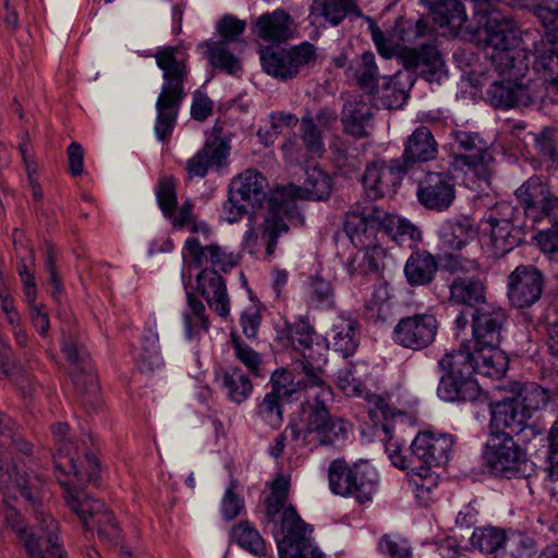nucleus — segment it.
Returning a JSON list of instances; mask_svg holds the SVG:
<instances>
[{
  "label": "nucleus",
  "mask_w": 558,
  "mask_h": 558,
  "mask_svg": "<svg viewBox=\"0 0 558 558\" xmlns=\"http://www.w3.org/2000/svg\"><path fill=\"white\" fill-rule=\"evenodd\" d=\"M515 196L526 215L534 220L548 219L551 227L536 235L539 248L558 262V196L554 195L539 177H531L517 191Z\"/></svg>",
  "instance_id": "6"
},
{
  "label": "nucleus",
  "mask_w": 558,
  "mask_h": 558,
  "mask_svg": "<svg viewBox=\"0 0 558 558\" xmlns=\"http://www.w3.org/2000/svg\"><path fill=\"white\" fill-rule=\"evenodd\" d=\"M4 520L23 542L28 558H56V555L49 551L50 545L46 542L47 533L45 530L40 529L39 522H37L38 524L35 530H29L25 525L21 514L14 508L5 510Z\"/></svg>",
  "instance_id": "27"
},
{
  "label": "nucleus",
  "mask_w": 558,
  "mask_h": 558,
  "mask_svg": "<svg viewBox=\"0 0 558 558\" xmlns=\"http://www.w3.org/2000/svg\"><path fill=\"white\" fill-rule=\"evenodd\" d=\"M231 341L238 360L241 361L252 374L258 376V369L262 363L259 354L234 335H231Z\"/></svg>",
  "instance_id": "61"
},
{
  "label": "nucleus",
  "mask_w": 558,
  "mask_h": 558,
  "mask_svg": "<svg viewBox=\"0 0 558 558\" xmlns=\"http://www.w3.org/2000/svg\"><path fill=\"white\" fill-rule=\"evenodd\" d=\"M326 341L329 348L343 356L352 355L359 347V323L343 315L335 316L326 332Z\"/></svg>",
  "instance_id": "32"
},
{
  "label": "nucleus",
  "mask_w": 558,
  "mask_h": 558,
  "mask_svg": "<svg viewBox=\"0 0 558 558\" xmlns=\"http://www.w3.org/2000/svg\"><path fill=\"white\" fill-rule=\"evenodd\" d=\"M52 435L57 446V456L69 457L73 477L78 482H96L99 475L98 461L92 453H86L84 460L75 458L77 446L69 436V426L63 423L54 424L52 426Z\"/></svg>",
  "instance_id": "21"
},
{
  "label": "nucleus",
  "mask_w": 558,
  "mask_h": 558,
  "mask_svg": "<svg viewBox=\"0 0 558 558\" xmlns=\"http://www.w3.org/2000/svg\"><path fill=\"white\" fill-rule=\"evenodd\" d=\"M293 207V201H283L281 193L268 198L269 214L265 219L262 232L267 256L270 257L275 253L278 236L288 232L289 227L284 222L283 216H287Z\"/></svg>",
  "instance_id": "29"
},
{
  "label": "nucleus",
  "mask_w": 558,
  "mask_h": 558,
  "mask_svg": "<svg viewBox=\"0 0 558 558\" xmlns=\"http://www.w3.org/2000/svg\"><path fill=\"white\" fill-rule=\"evenodd\" d=\"M407 167L400 160H393L391 165L373 162L367 165L363 175V186L369 198L377 199L391 196L400 185Z\"/></svg>",
  "instance_id": "22"
},
{
  "label": "nucleus",
  "mask_w": 558,
  "mask_h": 558,
  "mask_svg": "<svg viewBox=\"0 0 558 558\" xmlns=\"http://www.w3.org/2000/svg\"><path fill=\"white\" fill-rule=\"evenodd\" d=\"M397 57L407 70L416 72L432 82L444 66L438 49L434 45H422L421 48H401Z\"/></svg>",
  "instance_id": "26"
},
{
  "label": "nucleus",
  "mask_w": 558,
  "mask_h": 558,
  "mask_svg": "<svg viewBox=\"0 0 558 558\" xmlns=\"http://www.w3.org/2000/svg\"><path fill=\"white\" fill-rule=\"evenodd\" d=\"M61 351L71 364L72 381L76 392L81 396L82 403L84 407L95 410L99 403L100 391L89 353L72 336L63 337Z\"/></svg>",
  "instance_id": "12"
},
{
  "label": "nucleus",
  "mask_w": 558,
  "mask_h": 558,
  "mask_svg": "<svg viewBox=\"0 0 558 558\" xmlns=\"http://www.w3.org/2000/svg\"><path fill=\"white\" fill-rule=\"evenodd\" d=\"M281 513L282 538L278 539L280 558H325L311 537L312 527L306 524L295 509L287 507V500L269 496L266 499V515L269 521L276 522Z\"/></svg>",
  "instance_id": "7"
},
{
  "label": "nucleus",
  "mask_w": 558,
  "mask_h": 558,
  "mask_svg": "<svg viewBox=\"0 0 558 558\" xmlns=\"http://www.w3.org/2000/svg\"><path fill=\"white\" fill-rule=\"evenodd\" d=\"M331 189V178L314 167L305 170L303 183L294 187V195L308 201H324L330 196Z\"/></svg>",
  "instance_id": "40"
},
{
  "label": "nucleus",
  "mask_w": 558,
  "mask_h": 558,
  "mask_svg": "<svg viewBox=\"0 0 558 558\" xmlns=\"http://www.w3.org/2000/svg\"><path fill=\"white\" fill-rule=\"evenodd\" d=\"M199 48L205 49L204 53L214 68L221 69L231 75L241 71V62L230 50L228 41H204Z\"/></svg>",
  "instance_id": "43"
},
{
  "label": "nucleus",
  "mask_w": 558,
  "mask_h": 558,
  "mask_svg": "<svg viewBox=\"0 0 558 558\" xmlns=\"http://www.w3.org/2000/svg\"><path fill=\"white\" fill-rule=\"evenodd\" d=\"M348 74L352 76L361 89L373 94L380 77L378 66L373 52H364L348 68Z\"/></svg>",
  "instance_id": "42"
},
{
  "label": "nucleus",
  "mask_w": 558,
  "mask_h": 558,
  "mask_svg": "<svg viewBox=\"0 0 558 558\" xmlns=\"http://www.w3.org/2000/svg\"><path fill=\"white\" fill-rule=\"evenodd\" d=\"M348 14L362 15L353 0H313L310 19L312 24L325 21L337 26Z\"/></svg>",
  "instance_id": "36"
},
{
  "label": "nucleus",
  "mask_w": 558,
  "mask_h": 558,
  "mask_svg": "<svg viewBox=\"0 0 558 558\" xmlns=\"http://www.w3.org/2000/svg\"><path fill=\"white\" fill-rule=\"evenodd\" d=\"M374 107L362 97L344 104L341 112L343 131L356 138L366 137L373 125Z\"/></svg>",
  "instance_id": "33"
},
{
  "label": "nucleus",
  "mask_w": 558,
  "mask_h": 558,
  "mask_svg": "<svg viewBox=\"0 0 558 558\" xmlns=\"http://www.w3.org/2000/svg\"><path fill=\"white\" fill-rule=\"evenodd\" d=\"M454 144L461 151L456 163L465 167L480 182L490 185L496 173L495 158L487 148V143L477 134L465 131L453 132Z\"/></svg>",
  "instance_id": "16"
},
{
  "label": "nucleus",
  "mask_w": 558,
  "mask_h": 558,
  "mask_svg": "<svg viewBox=\"0 0 558 558\" xmlns=\"http://www.w3.org/2000/svg\"><path fill=\"white\" fill-rule=\"evenodd\" d=\"M549 451L546 472L551 481H558V424H553L549 430Z\"/></svg>",
  "instance_id": "64"
},
{
  "label": "nucleus",
  "mask_w": 558,
  "mask_h": 558,
  "mask_svg": "<svg viewBox=\"0 0 558 558\" xmlns=\"http://www.w3.org/2000/svg\"><path fill=\"white\" fill-rule=\"evenodd\" d=\"M157 199L163 215L167 217L173 216L177 207V196L174 184L170 179L160 181L157 191Z\"/></svg>",
  "instance_id": "63"
},
{
  "label": "nucleus",
  "mask_w": 558,
  "mask_h": 558,
  "mask_svg": "<svg viewBox=\"0 0 558 558\" xmlns=\"http://www.w3.org/2000/svg\"><path fill=\"white\" fill-rule=\"evenodd\" d=\"M12 473V480L19 488L22 497L34 508L35 519L40 523V529L47 533V544L50 545L51 554L56 555V558H65L63 549L58 543V523L57 521L44 510L39 509L41 500L45 497V480L35 472H23L16 471V466L13 465L10 469Z\"/></svg>",
  "instance_id": "14"
},
{
  "label": "nucleus",
  "mask_w": 558,
  "mask_h": 558,
  "mask_svg": "<svg viewBox=\"0 0 558 558\" xmlns=\"http://www.w3.org/2000/svg\"><path fill=\"white\" fill-rule=\"evenodd\" d=\"M162 357L159 352L158 337L149 335L145 337L142 352L138 357V368L142 373H154L162 366Z\"/></svg>",
  "instance_id": "58"
},
{
  "label": "nucleus",
  "mask_w": 558,
  "mask_h": 558,
  "mask_svg": "<svg viewBox=\"0 0 558 558\" xmlns=\"http://www.w3.org/2000/svg\"><path fill=\"white\" fill-rule=\"evenodd\" d=\"M484 460L489 472L495 476L529 480L530 492L534 494L530 480L534 472V463L526 458L525 452L513 438L489 434L484 451Z\"/></svg>",
  "instance_id": "10"
},
{
  "label": "nucleus",
  "mask_w": 558,
  "mask_h": 558,
  "mask_svg": "<svg viewBox=\"0 0 558 558\" xmlns=\"http://www.w3.org/2000/svg\"><path fill=\"white\" fill-rule=\"evenodd\" d=\"M255 32L267 41H284L292 36V19L283 10L260 15L255 23Z\"/></svg>",
  "instance_id": "37"
},
{
  "label": "nucleus",
  "mask_w": 558,
  "mask_h": 558,
  "mask_svg": "<svg viewBox=\"0 0 558 558\" xmlns=\"http://www.w3.org/2000/svg\"><path fill=\"white\" fill-rule=\"evenodd\" d=\"M437 330L438 322L434 315L413 314L398 322L392 331V339L404 349L420 351L434 342Z\"/></svg>",
  "instance_id": "18"
},
{
  "label": "nucleus",
  "mask_w": 558,
  "mask_h": 558,
  "mask_svg": "<svg viewBox=\"0 0 558 558\" xmlns=\"http://www.w3.org/2000/svg\"><path fill=\"white\" fill-rule=\"evenodd\" d=\"M187 304L192 315L184 313V327L186 337L191 339L198 329L207 330L209 323L205 315V305L191 292L187 293Z\"/></svg>",
  "instance_id": "56"
},
{
  "label": "nucleus",
  "mask_w": 558,
  "mask_h": 558,
  "mask_svg": "<svg viewBox=\"0 0 558 558\" xmlns=\"http://www.w3.org/2000/svg\"><path fill=\"white\" fill-rule=\"evenodd\" d=\"M490 23H495L493 25L498 29L476 37L492 50L487 54L500 77L489 85L486 90L487 99L492 106L500 109L527 106L532 102V97L522 80L529 71V62L525 54L510 49L514 39L512 21L502 20L495 14Z\"/></svg>",
  "instance_id": "1"
},
{
  "label": "nucleus",
  "mask_w": 558,
  "mask_h": 558,
  "mask_svg": "<svg viewBox=\"0 0 558 558\" xmlns=\"http://www.w3.org/2000/svg\"><path fill=\"white\" fill-rule=\"evenodd\" d=\"M518 210L509 203H498L482 220L485 245L495 257L512 251L522 241L521 228L515 226Z\"/></svg>",
  "instance_id": "11"
},
{
  "label": "nucleus",
  "mask_w": 558,
  "mask_h": 558,
  "mask_svg": "<svg viewBox=\"0 0 558 558\" xmlns=\"http://www.w3.org/2000/svg\"><path fill=\"white\" fill-rule=\"evenodd\" d=\"M512 398L520 405L523 412H525V416L529 418L533 412L542 409L549 400H551V391L535 383H527L521 387L519 392Z\"/></svg>",
  "instance_id": "50"
},
{
  "label": "nucleus",
  "mask_w": 558,
  "mask_h": 558,
  "mask_svg": "<svg viewBox=\"0 0 558 558\" xmlns=\"http://www.w3.org/2000/svg\"><path fill=\"white\" fill-rule=\"evenodd\" d=\"M433 16L434 21L438 23L440 27H448L454 35L465 25V29L470 34V39L484 43L483 40L476 39L474 33L468 29L465 8L459 0H435L433 3ZM471 23L475 29L477 23L473 20L469 25Z\"/></svg>",
  "instance_id": "35"
},
{
  "label": "nucleus",
  "mask_w": 558,
  "mask_h": 558,
  "mask_svg": "<svg viewBox=\"0 0 558 558\" xmlns=\"http://www.w3.org/2000/svg\"><path fill=\"white\" fill-rule=\"evenodd\" d=\"M260 61L266 73L286 81L295 77L303 69L314 66L317 52L314 45L305 41L288 50L267 48L262 51Z\"/></svg>",
  "instance_id": "17"
},
{
  "label": "nucleus",
  "mask_w": 558,
  "mask_h": 558,
  "mask_svg": "<svg viewBox=\"0 0 558 558\" xmlns=\"http://www.w3.org/2000/svg\"><path fill=\"white\" fill-rule=\"evenodd\" d=\"M229 154L230 145L225 138L217 136L208 138L204 146L187 160L186 170L190 178H204L208 171L227 165Z\"/></svg>",
  "instance_id": "25"
},
{
  "label": "nucleus",
  "mask_w": 558,
  "mask_h": 558,
  "mask_svg": "<svg viewBox=\"0 0 558 558\" xmlns=\"http://www.w3.org/2000/svg\"><path fill=\"white\" fill-rule=\"evenodd\" d=\"M399 76L390 78L384 83L378 95L379 104L386 109H399L408 99V93L400 87Z\"/></svg>",
  "instance_id": "60"
},
{
  "label": "nucleus",
  "mask_w": 558,
  "mask_h": 558,
  "mask_svg": "<svg viewBox=\"0 0 558 558\" xmlns=\"http://www.w3.org/2000/svg\"><path fill=\"white\" fill-rule=\"evenodd\" d=\"M312 300L320 306L331 307L335 304V293L331 283L319 276L310 280Z\"/></svg>",
  "instance_id": "62"
},
{
  "label": "nucleus",
  "mask_w": 558,
  "mask_h": 558,
  "mask_svg": "<svg viewBox=\"0 0 558 558\" xmlns=\"http://www.w3.org/2000/svg\"><path fill=\"white\" fill-rule=\"evenodd\" d=\"M453 440L446 434L422 432L410 446L411 472L422 480L432 474V469L447 463Z\"/></svg>",
  "instance_id": "15"
},
{
  "label": "nucleus",
  "mask_w": 558,
  "mask_h": 558,
  "mask_svg": "<svg viewBox=\"0 0 558 558\" xmlns=\"http://www.w3.org/2000/svg\"><path fill=\"white\" fill-rule=\"evenodd\" d=\"M506 538L504 531L489 526L476 529L472 534L471 543L482 553L498 555Z\"/></svg>",
  "instance_id": "55"
},
{
  "label": "nucleus",
  "mask_w": 558,
  "mask_h": 558,
  "mask_svg": "<svg viewBox=\"0 0 558 558\" xmlns=\"http://www.w3.org/2000/svg\"><path fill=\"white\" fill-rule=\"evenodd\" d=\"M458 351L460 353H469L470 362L474 368V373L492 377L499 378L504 376L508 360L502 351L498 347H477L476 350L471 348V344H460Z\"/></svg>",
  "instance_id": "31"
},
{
  "label": "nucleus",
  "mask_w": 558,
  "mask_h": 558,
  "mask_svg": "<svg viewBox=\"0 0 558 558\" xmlns=\"http://www.w3.org/2000/svg\"><path fill=\"white\" fill-rule=\"evenodd\" d=\"M300 131L303 145L310 153L322 154L324 151L322 129L314 123V118L310 112L301 119Z\"/></svg>",
  "instance_id": "59"
},
{
  "label": "nucleus",
  "mask_w": 558,
  "mask_h": 558,
  "mask_svg": "<svg viewBox=\"0 0 558 558\" xmlns=\"http://www.w3.org/2000/svg\"><path fill=\"white\" fill-rule=\"evenodd\" d=\"M365 315L373 323H386L392 317V305L387 283L374 286L372 295L365 302Z\"/></svg>",
  "instance_id": "47"
},
{
  "label": "nucleus",
  "mask_w": 558,
  "mask_h": 558,
  "mask_svg": "<svg viewBox=\"0 0 558 558\" xmlns=\"http://www.w3.org/2000/svg\"><path fill=\"white\" fill-rule=\"evenodd\" d=\"M231 539L253 555L262 556L266 551L265 542L259 532L248 522L241 521L230 532Z\"/></svg>",
  "instance_id": "52"
},
{
  "label": "nucleus",
  "mask_w": 558,
  "mask_h": 558,
  "mask_svg": "<svg viewBox=\"0 0 558 558\" xmlns=\"http://www.w3.org/2000/svg\"><path fill=\"white\" fill-rule=\"evenodd\" d=\"M456 196L453 178L448 172H429L420 182L417 198L429 210H447Z\"/></svg>",
  "instance_id": "23"
},
{
  "label": "nucleus",
  "mask_w": 558,
  "mask_h": 558,
  "mask_svg": "<svg viewBox=\"0 0 558 558\" xmlns=\"http://www.w3.org/2000/svg\"><path fill=\"white\" fill-rule=\"evenodd\" d=\"M544 27H546L544 25ZM545 36L550 44L534 60V70L538 72L545 81L556 88L558 80V40H550L545 28Z\"/></svg>",
  "instance_id": "53"
},
{
  "label": "nucleus",
  "mask_w": 558,
  "mask_h": 558,
  "mask_svg": "<svg viewBox=\"0 0 558 558\" xmlns=\"http://www.w3.org/2000/svg\"><path fill=\"white\" fill-rule=\"evenodd\" d=\"M474 3V15L473 21L477 23V27L474 29L472 23L468 25V29L474 33V37L484 36L490 33V31H497L494 27V23L490 20L498 14L502 20H509L500 11L496 10L495 5L500 0H472Z\"/></svg>",
  "instance_id": "51"
},
{
  "label": "nucleus",
  "mask_w": 558,
  "mask_h": 558,
  "mask_svg": "<svg viewBox=\"0 0 558 558\" xmlns=\"http://www.w3.org/2000/svg\"><path fill=\"white\" fill-rule=\"evenodd\" d=\"M534 143L547 168L558 170V131L554 128H544L534 134Z\"/></svg>",
  "instance_id": "54"
},
{
  "label": "nucleus",
  "mask_w": 558,
  "mask_h": 558,
  "mask_svg": "<svg viewBox=\"0 0 558 558\" xmlns=\"http://www.w3.org/2000/svg\"><path fill=\"white\" fill-rule=\"evenodd\" d=\"M367 407L371 420L377 427H380L386 435L391 433L395 418L403 415L401 411L396 410L378 395L367 397Z\"/></svg>",
  "instance_id": "48"
},
{
  "label": "nucleus",
  "mask_w": 558,
  "mask_h": 558,
  "mask_svg": "<svg viewBox=\"0 0 558 558\" xmlns=\"http://www.w3.org/2000/svg\"><path fill=\"white\" fill-rule=\"evenodd\" d=\"M475 235L474 222L465 216L446 220L439 228L442 244L451 250H461Z\"/></svg>",
  "instance_id": "39"
},
{
  "label": "nucleus",
  "mask_w": 558,
  "mask_h": 558,
  "mask_svg": "<svg viewBox=\"0 0 558 558\" xmlns=\"http://www.w3.org/2000/svg\"><path fill=\"white\" fill-rule=\"evenodd\" d=\"M438 154V144L429 130L425 125L416 128L404 142L402 154V166L409 167L416 162H426L436 158Z\"/></svg>",
  "instance_id": "30"
},
{
  "label": "nucleus",
  "mask_w": 558,
  "mask_h": 558,
  "mask_svg": "<svg viewBox=\"0 0 558 558\" xmlns=\"http://www.w3.org/2000/svg\"><path fill=\"white\" fill-rule=\"evenodd\" d=\"M336 384L349 397H360L364 391V383L359 374L357 365L347 363L336 375Z\"/></svg>",
  "instance_id": "57"
},
{
  "label": "nucleus",
  "mask_w": 558,
  "mask_h": 558,
  "mask_svg": "<svg viewBox=\"0 0 558 558\" xmlns=\"http://www.w3.org/2000/svg\"><path fill=\"white\" fill-rule=\"evenodd\" d=\"M437 269L434 256L423 251L411 254L405 263L404 274L411 286H425L434 279Z\"/></svg>",
  "instance_id": "41"
},
{
  "label": "nucleus",
  "mask_w": 558,
  "mask_h": 558,
  "mask_svg": "<svg viewBox=\"0 0 558 558\" xmlns=\"http://www.w3.org/2000/svg\"><path fill=\"white\" fill-rule=\"evenodd\" d=\"M489 423L490 435H504L513 438L523 430L527 417L515 400L505 398L497 402L492 409Z\"/></svg>",
  "instance_id": "28"
},
{
  "label": "nucleus",
  "mask_w": 558,
  "mask_h": 558,
  "mask_svg": "<svg viewBox=\"0 0 558 558\" xmlns=\"http://www.w3.org/2000/svg\"><path fill=\"white\" fill-rule=\"evenodd\" d=\"M344 230L355 246L371 245L379 231L399 241L421 239L420 230L409 220L390 215L371 202L356 204L348 211Z\"/></svg>",
  "instance_id": "5"
},
{
  "label": "nucleus",
  "mask_w": 558,
  "mask_h": 558,
  "mask_svg": "<svg viewBox=\"0 0 558 558\" xmlns=\"http://www.w3.org/2000/svg\"><path fill=\"white\" fill-rule=\"evenodd\" d=\"M314 329L304 318H299L293 323L286 322L279 336L286 338L295 350H305L302 359H296L292 363V369L295 374L302 375L299 379V386H322L325 384V365L327 359L322 352L324 349L313 344Z\"/></svg>",
  "instance_id": "9"
},
{
  "label": "nucleus",
  "mask_w": 558,
  "mask_h": 558,
  "mask_svg": "<svg viewBox=\"0 0 558 558\" xmlns=\"http://www.w3.org/2000/svg\"><path fill=\"white\" fill-rule=\"evenodd\" d=\"M363 477V473H354V463L349 464L344 459H335L328 466L329 488L335 495L349 497L352 478Z\"/></svg>",
  "instance_id": "46"
},
{
  "label": "nucleus",
  "mask_w": 558,
  "mask_h": 558,
  "mask_svg": "<svg viewBox=\"0 0 558 558\" xmlns=\"http://www.w3.org/2000/svg\"><path fill=\"white\" fill-rule=\"evenodd\" d=\"M222 387L228 398L235 403L245 401L253 390L250 377L238 367H230L223 373Z\"/></svg>",
  "instance_id": "49"
},
{
  "label": "nucleus",
  "mask_w": 558,
  "mask_h": 558,
  "mask_svg": "<svg viewBox=\"0 0 558 558\" xmlns=\"http://www.w3.org/2000/svg\"><path fill=\"white\" fill-rule=\"evenodd\" d=\"M310 387L303 384L299 386V380L295 384L292 383L290 388L279 380L274 381L271 391L265 395L258 405V415L271 427L280 426L283 421L280 401L282 399H290L294 392Z\"/></svg>",
  "instance_id": "34"
},
{
  "label": "nucleus",
  "mask_w": 558,
  "mask_h": 558,
  "mask_svg": "<svg viewBox=\"0 0 558 558\" xmlns=\"http://www.w3.org/2000/svg\"><path fill=\"white\" fill-rule=\"evenodd\" d=\"M473 338L463 341L461 344L477 347H499L502 339L504 326L507 322V314L504 310L485 304L475 310L473 316Z\"/></svg>",
  "instance_id": "20"
},
{
  "label": "nucleus",
  "mask_w": 558,
  "mask_h": 558,
  "mask_svg": "<svg viewBox=\"0 0 558 558\" xmlns=\"http://www.w3.org/2000/svg\"><path fill=\"white\" fill-rule=\"evenodd\" d=\"M364 250L362 255H355L348 265V271L351 277L377 275L383 268L384 250L375 244L360 246Z\"/></svg>",
  "instance_id": "44"
},
{
  "label": "nucleus",
  "mask_w": 558,
  "mask_h": 558,
  "mask_svg": "<svg viewBox=\"0 0 558 558\" xmlns=\"http://www.w3.org/2000/svg\"><path fill=\"white\" fill-rule=\"evenodd\" d=\"M155 60L162 72V86L156 101L155 133L165 141L173 130L179 108L185 96L184 82L190 74V56L184 47L166 46L156 50Z\"/></svg>",
  "instance_id": "2"
},
{
  "label": "nucleus",
  "mask_w": 558,
  "mask_h": 558,
  "mask_svg": "<svg viewBox=\"0 0 558 558\" xmlns=\"http://www.w3.org/2000/svg\"><path fill=\"white\" fill-rule=\"evenodd\" d=\"M184 248L197 266L211 265V268H205L197 275L196 288L209 308L220 317L227 318L230 314V298L225 279L218 271L227 272L234 267L236 265L235 255L217 244L202 246L197 238H189Z\"/></svg>",
  "instance_id": "3"
},
{
  "label": "nucleus",
  "mask_w": 558,
  "mask_h": 558,
  "mask_svg": "<svg viewBox=\"0 0 558 558\" xmlns=\"http://www.w3.org/2000/svg\"><path fill=\"white\" fill-rule=\"evenodd\" d=\"M354 473H363V477L352 478L349 497L360 504L369 501L377 492L378 474L374 466L367 462L354 463Z\"/></svg>",
  "instance_id": "45"
},
{
  "label": "nucleus",
  "mask_w": 558,
  "mask_h": 558,
  "mask_svg": "<svg viewBox=\"0 0 558 558\" xmlns=\"http://www.w3.org/2000/svg\"><path fill=\"white\" fill-rule=\"evenodd\" d=\"M449 301L456 305L476 306L486 301V288L474 277H456L449 284Z\"/></svg>",
  "instance_id": "38"
},
{
  "label": "nucleus",
  "mask_w": 558,
  "mask_h": 558,
  "mask_svg": "<svg viewBox=\"0 0 558 558\" xmlns=\"http://www.w3.org/2000/svg\"><path fill=\"white\" fill-rule=\"evenodd\" d=\"M64 487V499L69 508L78 517L85 530L90 529V521L94 523L99 517L111 521L109 512L99 500L92 499L77 484H83L75 478V483L70 484L59 480ZM84 483H87L84 481Z\"/></svg>",
  "instance_id": "24"
},
{
  "label": "nucleus",
  "mask_w": 558,
  "mask_h": 558,
  "mask_svg": "<svg viewBox=\"0 0 558 558\" xmlns=\"http://www.w3.org/2000/svg\"><path fill=\"white\" fill-rule=\"evenodd\" d=\"M469 359V353L453 350L438 361V367L444 374L439 380L437 395L448 402H471L490 408L486 393L472 377L474 368Z\"/></svg>",
  "instance_id": "8"
},
{
  "label": "nucleus",
  "mask_w": 558,
  "mask_h": 558,
  "mask_svg": "<svg viewBox=\"0 0 558 558\" xmlns=\"http://www.w3.org/2000/svg\"><path fill=\"white\" fill-rule=\"evenodd\" d=\"M266 178L257 170L247 169L232 179L229 197L223 204L226 220L233 223L248 213V208L260 207L266 198Z\"/></svg>",
  "instance_id": "13"
},
{
  "label": "nucleus",
  "mask_w": 558,
  "mask_h": 558,
  "mask_svg": "<svg viewBox=\"0 0 558 558\" xmlns=\"http://www.w3.org/2000/svg\"><path fill=\"white\" fill-rule=\"evenodd\" d=\"M320 390L314 401L301 404V417L299 422L289 423L287 429L291 430L293 440L311 449L318 446H336L347 438L345 422L330 414L325 402L331 399V388L324 385L317 386Z\"/></svg>",
  "instance_id": "4"
},
{
  "label": "nucleus",
  "mask_w": 558,
  "mask_h": 558,
  "mask_svg": "<svg viewBox=\"0 0 558 558\" xmlns=\"http://www.w3.org/2000/svg\"><path fill=\"white\" fill-rule=\"evenodd\" d=\"M508 299L517 308L536 303L544 289V275L532 264L517 266L508 276Z\"/></svg>",
  "instance_id": "19"
}]
</instances>
